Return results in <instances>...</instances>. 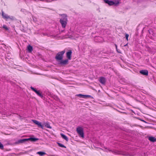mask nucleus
I'll return each mask as SVG.
<instances>
[{
    "instance_id": "1",
    "label": "nucleus",
    "mask_w": 156,
    "mask_h": 156,
    "mask_svg": "<svg viewBox=\"0 0 156 156\" xmlns=\"http://www.w3.org/2000/svg\"><path fill=\"white\" fill-rule=\"evenodd\" d=\"M65 51L58 52L55 56V58L57 61H60L62 60L63 58V55L65 53Z\"/></svg>"
},
{
    "instance_id": "2",
    "label": "nucleus",
    "mask_w": 156,
    "mask_h": 156,
    "mask_svg": "<svg viewBox=\"0 0 156 156\" xmlns=\"http://www.w3.org/2000/svg\"><path fill=\"white\" fill-rule=\"evenodd\" d=\"M76 131L79 136L82 138H84V132L83 128L81 127L78 126L76 128Z\"/></svg>"
},
{
    "instance_id": "3",
    "label": "nucleus",
    "mask_w": 156,
    "mask_h": 156,
    "mask_svg": "<svg viewBox=\"0 0 156 156\" xmlns=\"http://www.w3.org/2000/svg\"><path fill=\"white\" fill-rule=\"evenodd\" d=\"M67 17L65 16L64 17L62 18L60 20V23L61 24L62 27L63 28H65L67 23Z\"/></svg>"
},
{
    "instance_id": "4",
    "label": "nucleus",
    "mask_w": 156,
    "mask_h": 156,
    "mask_svg": "<svg viewBox=\"0 0 156 156\" xmlns=\"http://www.w3.org/2000/svg\"><path fill=\"white\" fill-rule=\"evenodd\" d=\"M31 89L34 91L38 96L42 98L43 95H42L41 92L40 91L37 90L35 88H34L32 87H30Z\"/></svg>"
},
{
    "instance_id": "5",
    "label": "nucleus",
    "mask_w": 156,
    "mask_h": 156,
    "mask_svg": "<svg viewBox=\"0 0 156 156\" xmlns=\"http://www.w3.org/2000/svg\"><path fill=\"white\" fill-rule=\"evenodd\" d=\"M32 121L35 124L37 125L38 127H40L43 129V126L42 124L41 123L38 121L34 120H32Z\"/></svg>"
},
{
    "instance_id": "6",
    "label": "nucleus",
    "mask_w": 156,
    "mask_h": 156,
    "mask_svg": "<svg viewBox=\"0 0 156 156\" xmlns=\"http://www.w3.org/2000/svg\"><path fill=\"white\" fill-rule=\"evenodd\" d=\"M140 73L141 74L145 76H147L148 74V71L147 70H142L140 71Z\"/></svg>"
},
{
    "instance_id": "7",
    "label": "nucleus",
    "mask_w": 156,
    "mask_h": 156,
    "mask_svg": "<svg viewBox=\"0 0 156 156\" xmlns=\"http://www.w3.org/2000/svg\"><path fill=\"white\" fill-rule=\"evenodd\" d=\"M99 81L102 84H105L106 82V79L105 78L101 77L99 78Z\"/></svg>"
},
{
    "instance_id": "8",
    "label": "nucleus",
    "mask_w": 156,
    "mask_h": 156,
    "mask_svg": "<svg viewBox=\"0 0 156 156\" xmlns=\"http://www.w3.org/2000/svg\"><path fill=\"white\" fill-rule=\"evenodd\" d=\"M72 54V52L71 51H70L67 52L66 53V57L69 60H71V55Z\"/></svg>"
},
{
    "instance_id": "9",
    "label": "nucleus",
    "mask_w": 156,
    "mask_h": 156,
    "mask_svg": "<svg viewBox=\"0 0 156 156\" xmlns=\"http://www.w3.org/2000/svg\"><path fill=\"white\" fill-rule=\"evenodd\" d=\"M104 2L108 4L109 5H112L115 4V3L112 1H109V0H104Z\"/></svg>"
},
{
    "instance_id": "10",
    "label": "nucleus",
    "mask_w": 156,
    "mask_h": 156,
    "mask_svg": "<svg viewBox=\"0 0 156 156\" xmlns=\"http://www.w3.org/2000/svg\"><path fill=\"white\" fill-rule=\"evenodd\" d=\"M76 96L79 97L80 98H86L87 97H90V95H83L81 94H77Z\"/></svg>"
},
{
    "instance_id": "11",
    "label": "nucleus",
    "mask_w": 156,
    "mask_h": 156,
    "mask_svg": "<svg viewBox=\"0 0 156 156\" xmlns=\"http://www.w3.org/2000/svg\"><path fill=\"white\" fill-rule=\"evenodd\" d=\"M68 60L66 59L64 60H61L60 61V64L62 65H66L68 64Z\"/></svg>"
},
{
    "instance_id": "12",
    "label": "nucleus",
    "mask_w": 156,
    "mask_h": 156,
    "mask_svg": "<svg viewBox=\"0 0 156 156\" xmlns=\"http://www.w3.org/2000/svg\"><path fill=\"white\" fill-rule=\"evenodd\" d=\"M44 125L46 128L51 129L52 127L50 126L49 122H44Z\"/></svg>"
},
{
    "instance_id": "13",
    "label": "nucleus",
    "mask_w": 156,
    "mask_h": 156,
    "mask_svg": "<svg viewBox=\"0 0 156 156\" xmlns=\"http://www.w3.org/2000/svg\"><path fill=\"white\" fill-rule=\"evenodd\" d=\"M2 16L4 19L6 20L10 18V17L9 16L5 14L3 12H2Z\"/></svg>"
},
{
    "instance_id": "14",
    "label": "nucleus",
    "mask_w": 156,
    "mask_h": 156,
    "mask_svg": "<svg viewBox=\"0 0 156 156\" xmlns=\"http://www.w3.org/2000/svg\"><path fill=\"white\" fill-rule=\"evenodd\" d=\"M148 140L152 142H155L156 141V138L153 136H149L148 137Z\"/></svg>"
},
{
    "instance_id": "15",
    "label": "nucleus",
    "mask_w": 156,
    "mask_h": 156,
    "mask_svg": "<svg viewBox=\"0 0 156 156\" xmlns=\"http://www.w3.org/2000/svg\"><path fill=\"white\" fill-rule=\"evenodd\" d=\"M39 140V139L33 137H30L27 138L28 140H30L31 141H36Z\"/></svg>"
},
{
    "instance_id": "16",
    "label": "nucleus",
    "mask_w": 156,
    "mask_h": 156,
    "mask_svg": "<svg viewBox=\"0 0 156 156\" xmlns=\"http://www.w3.org/2000/svg\"><path fill=\"white\" fill-rule=\"evenodd\" d=\"M60 135L61 136V137L64 139V140H65L66 141H68V137L64 134H62V133H61Z\"/></svg>"
},
{
    "instance_id": "17",
    "label": "nucleus",
    "mask_w": 156,
    "mask_h": 156,
    "mask_svg": "<svg viewBox=\"0 0 156 156\" xmlns=\"http://www.w3.org/2000/svg\"><path fill=\"white\" fill-rule=\"evenodd\" d=\"M27 49L29 52H31L33 50V48L31 46L29 45L27 47Z\"/></svg>"
},
{
    "instance_id": "18",
    "label": "nucleus",
    "mask_w": 156,
    "mask_h": 156,
    "mask_svg": "<svg viewBox=\"0 0 156 156\" xmlns=\"http://www.w3.org/2000/svg\"><path fill=\"white\" fill-rule=\"evenodd\" d=\"M37 154H39L40 156H43L46 154V153L44 152L39 151L37 153Z\"/></svg>"
},
{
    "instance_id": "19",
    "label": "nucleus",
    "mask_w": 156,
    "mask_h": 156,
    "mask_svg": "<svg viewBox=\"0 0 156 156\" xmlns=\"http://www.w3.org/2000/svg\"><path fill=\"white\" fill-rule=\"evenodd\" d=\"M28 141L27 139H24L19 140V142L20 143H22L25 141Z\"/></svg>"
},
{
    "instance_id": "20",
    "label": "nucleus",
    "mask_w": 156,
    "mask_h": 156,
    "mask_svg": "<svg viewBox=\"0 0 156 156\" xmlns=\"http://www.w3.org/2000/svg\"><path fill=\"white\" fill-rule=\"evenodd\" d=\"M105 148V149L104 150H103V151L106 152H108V151L109 152H112V151L111 150H110L109 149H108L107 148H106L105 147H104Z\"/></svg>"
},
{
    "instance_id": "21",
    "label": "nucleus",
    "mask_w": 156,
    "mask_h": 156,
    "mask_svg": "<svg viewBox=\"0 0 156 156\" xmlns=\"http://www.w3.org/2000/svg\"><path fill=\"white\" fill-rule=\"evenodd\" d=\"M57 144L59 147H61L66 148V147L64 145L60 143H57Z\"/></svg>"
},
{
    "instance_id": "22",
    "label": "nucleus",
    "mask_w": 156,
    "mask_h": 156,
    "mask_svg": "<svg viewBox=\"0 0 156 156\" xmlns=\"http://www.w3.org/2000/svg\"><path fill=\"white\" fill-rule=\"evenodd\" d=\"M3 144L0 142V148L1 149H3Z\"/></svg>"
},
{
    "instance_id": "23",
    "label": "nucleus",
    "mask_w": 156,
    "mask_h": 156,
    "mask_svg": "<svg viewBox=\"0 0 156 156\" xmlns=\"http://www.w3.org/2000/svg\"><path fill=\"white\" fill-rule=\"evenodd\" d=\"M129 36V35L128 34H126L125 37H126V40H127V41H128V38Z\"/></svg>"
},
{
    "instance_id": "24",
    "label": "nucleus",
    "mask_w": 156,
    "mask_h": 156,
    "mask_svg": "<svg viewBox=\"0 0 156 156\" xmlns=\"http://www.w3.org/2000/svg\"><path fill=\"white\" fill-rule=\"evenodd\" d=\"M3 27L6 30H8V27L5 25H4L3 26Z\"/></svg>"
},
{
    "instance_id": "25",
    "label": "nucleus",
    "mask_w": 156,
    "mask_h": 156,
    "mask_svg": "<svg viewBox=\"0 0 156 156\" xmlns=\"http://www.w3.org/2000/svg\"><path fill=\"white\" fill-rule=\"evenodd\" d=\"M127 44H126L125 45H124V47H126V46L127 45Z\"/></svg>"
},
{
    "instance_id": "26",
    "label": "nucleus",
    "mask_w": 156,
    "mask_h": 156,
    "mask_svg": "<svg viewBox=\"0 0 156 156\" xmlns=\"http://www.w3.org/2000/svg\"><path fill=\"white\" fill-rule=\"evenodd\" d=\"M115 46H116V48L117 49V46L116 44H115Z\"/></svg>"
},
{
    "instance_id": "27",
    "label": "nucleus",
    "mask_w": 156,
    "mask_h": 156,
    "mask_svg": "<svg viewBox=\"0 0 156 156\" xmlns=\"http://www.w3.org/2000/svg\"><path fill=\"white\" fill-rule=\"evenodd\" d=\"M119 2H117V4H119Z\"/></svg>"
}]
</instances>
